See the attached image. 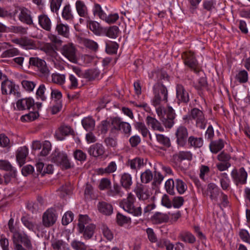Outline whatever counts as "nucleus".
<instances>
[{"label": "nucleus", "mask_w": 250, "mask_h": 250, "mask_svg": "<svg viewBox=\"0 0 250 250\" xmlns=\"http://www.w3.org/2000/svg\"><path fill=\"white\" fill-rule=\"evenodd\" d=\"M157 115L160 122L157 121V130L164 131V129L161 124L167 128H170L174 124L175 113L171 107L165 108L162 106L157 108Z\"/></svg>", "instance_id": "obj_1"}, {"label": "nucleus", "mask_w": 250, "mask_h": 250, "mask_svg": "<svg viewBox=\"0 0 250 250\" xmlns=\"http://www.w3.org/2000/svg\"><path fill=\"white\" fill-rule=\"evenodd\" d=\"M136 199L133 194L130 193L127 197L124 199L120 203V206L124 210L134 216H140L142 214L141 207H135L134 203Z\"/></svg>", "instance_id": "obj_2"}, {"label": "nucleus", "mask_w": 250, "mask_h": 250, "mask_svg": "<svg viewBox=\"0 0 250 250\" xmlns=\"http://www.w3.org/2000/svg\"><path fill=\"white\" fill-rule=\"evenodd\" d=\"M52 162L62 168L68 169L71 167V163L66 153L59 150H55L51 154Z\"/></svg>", "instance_id": "obj_3"}, {"label": "nucleus", "mask_w": 250, "mask_h": 250, "mask_svg": "<svg viewBox=\"0 0 250 250\" xmlns=\"http://www.w3.org/2000/svg\"><path fill=\"white\" fill-rule=\"evenodd\" d=\"M189 119L194 120L197 126L201 128H204L206 125V120L203 111L197 108H194L191 110Z\"/></svg>", "instance_id": "obj_4"}, {"label": "nucleus", "mask_w": 250, "mask_h": 250, "mask_svg": "<svg viewBox=\"0 0 250 250\" xmlns=\"http://www.w3.org/2000/svg\"><path fill=\"white\" fill-rule=\"evenodd\" d=\"M1 90L3 94H12L16 98L21 97V93L16 88L15 84L10 81L6 80L2 82Z\"/></svg>", "instance_id": "obj_5"}, {"label": "nucleus", "mask_w": 250, "mask_h": 250, "mask_svg": "<svg viewBox=\"0 0 250 250\" xmlns=\"http://www.w3.org/2000/svg\"><path fill=\"white\" fill-rule=\"evenodd\" d=\"M61 51L62 54L70 62L73 63L77 62L76 48L72 43H68L63 45Z\"/></svg>", "instance_id": "obj_6"}, {"label": "nucleus", "mask_w": 250, "mask_h": 250, "mask_svg": "<svg viewBox=\"0 0 250 250\" xmlns=\"http://www.w3.org/2000/svg\"><path fill=\"white\" fill-rule=\"evenodd\" d=\"M111 124L115 130L122 131L127 136L130 135L131 126L129 123L122 122L120 119L115 118L112 120Z\"/></svg>", "instance_id": "obj_7"}, {"label": "nucleus", "mask_w": 250, "mask_h": 250, "mask_svg": "<svg viewBox=\"0 0 250 250\" xmlns=\"http://www.w3.org/2000/svg\"><path fill=\"white\" fill-rule=\"evenodd\" d=\"M29 63L30 65L37 67L44 76L48 75L49 71L44 60L37 57H31L29 59Z\"/></svg>", "instance_id": "obj_8"}, {"label": "nucleus", "mask_w": 250, "mask_h": 250, "mask_svg": "<svg viewBox=\"0 0 250 250\" xmlns=\"http://www.w3.org/2000/svg\"><path fill=\"white\" fill-rule=\"evenodd\" d=\"M57 220V215L53 208H49L43 214L42 223L46 227L52 226Z\"/></svg>", "instance_id": "obj_9"}, {"label": "nucleus", "mask_w": 250, "mask_h": 250, "mask_svg": "<svg viewBox=\"0 0 250 250\" xmlns=\"http://www.w3.org/2000/svg\"><path fill=\"white\" fill-rule=\"evenodd\" d=\"M175 135L177 144L179 146H184L187 142L188 137L187 128L184 126H180L177 129Z\"/></svg>", "instance_id": "obj_10"}, {"label": "nucleus", "mask_w": 250, "mask_h": 250, "mask_svg": "<svg viewBox=\"0 0 250 250\" xmlns=\"http://www.w3.org/2000/svg\"><path fill=\"white\" fill-rule=\"evenodd\" d=\"M12 41L25 49H33L37 47L35 42L27 38L14 39Z\"/></svg>", "instance_id": "obj_11"}, {"label": "nucleus", "mask_w": 250, "mask_h": 250, "mask_svg": "<svg viewBox=\"0 0 250 250\" xmlns=\"http://www.w3.org/2000/svg\"><path fill=\"white\" fill-rule=\"evenodd\" d=\"M231 174L233 180L237 184L238 183L242 184L246 183L247 178V173L243 167L240 168L239 171L236 169H233Z\"/></svg>", "instance_id": "obj_12"}, {"label": "nucleus", "mask_w": 250, "mask_h": 250, "mask_svg": "<svg viewBox=\"0 0 250 250\" xmlns=\"http://www.w3.org/2000/svg\"><path fill=\"white\" fill-rule=\"evenodd\" d=\"M34 104V101L30 98H22L16 102L17 110L19 111L29 109Z\"/></svg>", "instance_id": "obj_13"}, {"label": "nucleus", "mask_w": 250, "mask_h": 250, "mask_svg": "<svg viewBox=\"0 0 250 250\" xmlns=\"http://www.w3.org/2000/svg\"><path fill=\"white\" fill-rule=\"evenodd\" d=\"M183 58L184 59V63L185 65L188 66L191 69L194 70L195 72L197 73L198 72L197 70V61L192 53L190 52L185 53L183 55Z\"/></svg>", "instance_id": "obj_14"}, {"label": "nucleus", "mask_w": 250, "mask_h": 250, "mask_svg": "<svg viewBox=\"0 0 250 250\" xmlns=\"http://www.w3.org/2000/svg\"><path fill=\"white\" fill-rule=\"evenodd\" d=\"M207 192V195L209 196L210 199L213 202L216 203L218 201L219 195V189L215 184L213 183L209 184Z\"/></svg>", "instance_id": "obj_15"}, {"label": "nucleus", "mask_w": 250, "mask_h": 250, "mask_svg": "<svg viewBox=\"0 0 250 250\" xmlns=\"http://www.w3.org/2000/svg\"><path fill=\"white\" fill-rule=\"evenodd\" d=\"M72 131V130L69 126L62 125L56 131L55 136L58 140L62 141L65 136L70 134Z\"/></svg>", "instance_id": "obj_16"}, {"label": "nucleus", "mask_w": 250, "mask_h": 250, "mask_svg": "<svg viewBox=\"0 0 250 250\" xmlns=\"http://www.w3.org/2000/svg\"><path fill=\"white\" fill-rule=\"evenodd\" d=\"M62 17L63 20L68 22H71L74 19V14L69 4H65L62 10Z\"/></svg>", "instance_id": "obj_17"}, {"label": "nucleus", "mask_w": 250, "mask_h": 250, "mask_svg": "<svg viewBox=\"0 0 250 250\" xmlns=\"http://www.w3.org/2000/svg\"><path fill=\"white\" fill-rule=\"evenodd\" d=\"M75 7L79 16L83 18H86L88 16V8L83 1L77 0L75 2Z\"/></svg>", "instance_id": "obj_18"}, {"label": "nucleus", "mask_w": 250, "mask_h": 250, "mask_svg": "<svg viewBox=\"0 0 250 250\" xmlns=\"http://www.w3.org/2000/svg\"><path fill=\"white\" fill-rule=\"evenodd\" d=\"M176 96L181 102L186 103L189 101L188 94L181 84H177L176 86Z\"/></svg>", "instance_id": "obj_19"}, {"label": "nucleus", "mask_w": 250, "mask_h": 250, "mask_svg": "<svg viewBox=\"0 0 250 250\" xmlns=\"http://www.w3.org/2000/svg\"><path fill=\"white\" fill-rule=\"evenodd\" d=\"M28 153V149L26 146L21 147L17 150L16 158L20 167L25 163Z\"/></svg>", "instance_id": "obj_20"}, {"label": "nucleus", "mask_w": 250, "mask_h": 250, "mask_svg": "<svg viewBox=\"0 0 250 250\" xmlns=\"http://www.w3.org/2000/svg\"><path fill=\"white\" fill-rule=\"evenodd\" d=\"M88 152L90 155L97 157L104 154V148L102 144L97 143L90 146Z\"/></svg>", "instance_id": "obj_21"}, {"label": "nucleus", "mask_w": 250, "mask_h": 250, "mask_svg": "<svg viewBox=\"0 0 250 250\" xmlns=\"http://www.w3.org/2000/svg\"><path fill=\"white\" fill-rule=\"evenodd\" d=\"M38 21L40 25L44 30L50 31L51 29L52 23L50 18L45 14H42L38 16Z\"/></svg>", "instance_id": "obj_22"}, {"label": "nucleus", "mask_w": 250, "mask_h": 250, "mask_svg": "<svg viewBox=\"0 0 250 250\" xmlns=\"http://www.w3.org/2000/svg\"><path fill=\"white\" fill-rule=\"evenodd\" d=\"M117 166L114 161L110 162L105 168H100L97 169L98 174H109L116 171Z\"/></svg>", "instance_id": "obj_23"}, {"label": "nucleus", "mask_w": 250, "mask_h": 250, "mask_svg": "<svg viewBox=\"0 0 250 250\" xmlns=\"http://www.w3.org/2000/svg\"><path fill=\"white\" fill-rule=\"evenodd\" d=\"M173 158L178 162L184 160L191 161L192 159V154L189 151H181L173 155Z\"/></svg>", "instance_id": "obj_24"}, {"label": "nucleus", "mask_w": 250, "mask_h": 250, "mask_svg": "<svg viewBox=\"0 0 250 250\" xmlns=\"http://www.w3.org/2000/svg\"><path fill=\"white\" fill-rule=\"evenodd\" d=\"M157 148L166 150L170 146L169 139L163 135L157 134Z\"/></svg>", "instance_id": "obj_25"}, {"label": "nucleus", "mask_w": 250, "mask_h": 250, "mask_svg": "<svg viewBox=\"0 0 250 250\" xmlns=\"http://www.w3.org/2000/svg\"><path fill=\"white\" fill-rule=\"evenodd\" d=\"M134 192L139 200H146L150 196L148 190L142 185L137 187L134 189Z\"/></svg>", "instance_id": "obj_26"}, {"label": "nucleus", "mask_w": 250, "mask_h": 250, "mask_svg": "<svg viewBox=\"0 0 250 250\" xmlns=\"http://www.w3.org/2000/svg\"><path fill=\"white\" fill-rule=\"evenodd\" d=\"M120 183L123 187L126 189L130 188L132 184L131 175L128 173H124L121 175Z\"/></svg>", "instance_id": "obj_27"}, {"label": "nucleus", "mask_w": 250, "mask_h": 250, "mask_svg": "<svg viewBox=\"0 0 250 250\" xmlns=\"http://www.w3.org/2000/svg\"><path fill=\"white\" fill-rule=\"evenodd\" d=\"M127 164L131 169H139L145 165L144 160L140 157H136L129 160Z\"/></svg>", "instance_id": "obj_28"}, {"label": "nucleus", "mask_w": 250, "mask_h": 250, "mask_svg": "<svg viewBox=\"0 0 250 250\" xmlns=\"http://www.w3.org/2000/svg\"><path fill=\"white\" fill-rule=\"evenodd\" d=\"M157 93V102H164L165 103L167 102V88L163 85L158 86Z\"/></svg>", "instance_id": "obj_29"}, {"label": "nucleus", "mask_w": 250, "mask_h": 250, "mask_svg": "<svg viewBox=\"0 0 250 250\" xmlns=\"http://www.w3.org/2000/svg\"><path fill=\"white\" fill-rule=\"evenodd\" d=\"M179 237L183 242L191 244L194 243L196 241L195 237L189 231H183L180 233Z\"/></svg>", "instance_id": "obj_30"}, {"label": "nucleus", "mask_w": 250, "mask_h": 250, "mask_svg": "<svg viewBox=\"0 0 250 250\" xmlns=\"http://www.w3.org/2000/svg\"><path fill=\"white\" fill-rule=\"evenodd\" d=\"M56 30L58 34L65 37L68 38L69 35V27L67 24H64L62 23H58Z\"/></svg>", "instance_id": "obj_31"}, {"label": "nucleus", "mask_w": 250, "mask_h": 250, "mask_svg": "<svg viewBox=\"0 0 250 250\" xmlns=\"http://www.w3.org/2000/svg\"><path fill=\"white\" fill-rule=\"evenodd\" d=\"M87 26L96 35H100L103 32L102 27L96 21H88Z\"/></svg>", "instance_id": "obj_32"}, {"label": "nucleus", "mask_w": 250, "mask_h": 250, "mask_svg": "<svg viewBox=\"0 0 250 250\" xmlns=\"http://www.w3.org/2000/svg\"><path fill=\"white\" fill-rule=\"evenodd\" d=\"M107 194L112 197L116 196L121 197L124 195V192L122 191L121 187L117 183H114L113 187L110 188L107 191Z\"/></svg>", "instance_id": "obj_33"}, {"label": "nucleus", "mask_w": 250, "mask_h": 250, "mask_svg": "<svg viewBox=\"0 0 250 250\" xmlns=\"http://www.w3.org/2000/svg\"><path fill=\"white\" fill-rule=\"evenodd\" d=\"M98 209L101 212L105 215H110L113 211V208L111 205L104 202L99 203Z\"/></svg>", "instance_id": "obj_34"}, {"label": "nucleus", "mask_w": 250, "mask_h": 250, "mask_svg": "<svg viewBox=\"0 0 250 250\" xmlns=\"http://www.w3.org/2000/svg\"><path fill=\"white\" fill-rule=\"evenodd\" d=\"M224 146V142L222 139L212 141L209 145L210 151L214 153L221 150Z\"/></svg>", "instance_id": "obj_35"}, {"label": "nucleus", "mask_w": 250, "mask_h": 250, "mask_svg": "<svg viewBox=\"0 0 250 250\" xmlns=\"http://www.w3.org/2000/svg\"><path fill=\"white\" fill-rule=\"evenodd\" d=\"M90 220L87 215H80L79 219L78 227L80 232H82L85 227L90 223Z\"/></svg>", "instance_id": "obj_36"}, {"label": "nucleus", "mask_w": 250, "mask_h": 250, "mask_svg": "<svg viewBox=\"0 0 250 250\" xmlns=\"http://www.w3.org/2000/svg\"><path fill=\"white\" fill-rule=\"evenodd\" d=\"M20 20L28 24H31L32 23L31 17L29 14V11L27 9H21L19 14Z\"/></svg>", "instance_id": "obj_37"}, {"label": "nucleus", "mask_w": 250, "mask_h": 250, "mask_svg": "<svg viewBox=\"0 0 250 250\" xmlns=\"http://www.w3.org/2000/svg\"><path fill=\"white\" fill-rule=\"evenodd\" d=\"M82 124L83 128L87 131L92 130L95 127V121L91 117H86L83 119Z\"/></svg>", "instance_id": "obj_38"}, {"label": "nucleus", "mask_w": 250, "mask_h": 250, "mask_svg": "<svg viewBox=\"0 0 250 250\" xmlns=\"http://www.w3.org/2000/svg\"><path fill=\"white\" fill-rule=\"evenodd\" d=\"M188 143L192 147L200 148L203 145V140L201 137H195L191 136L188 138Z\"/></svg>", "instance_id": "obj_39"}, {"label": "nucleus", "mask_w": 250, "mask_h": 250, "mask_svg": "<svg viewBox=\"0 0 250 250\" xmlns=\"http://www.w3.org/2000/svg\"><path fill=\"white\" fill-rule=\"evenodd\" d=\"M135 127L141 133L144 137H147L148 135L149 138L151 140V135L144 123L141 122L136 123Z\"/></svg>", "instance_id": "obj_40"}, {"label": "nucleus", "mask_w": 250, "mask_h": 250, "mask_svg": "<svg viewBox=\"0 0 250 250\" xmlns=\"http://www.w3.org/2000/svg\"><path fill=\"white\" fill-rule=\"evenodd\" d=\"M92 12L95 16H98L101 20L105 18L106 14L102 9L101 6L98 3H95Z\"/></svg>", "instance_id": "obj_41"}, {"label": "nucleus", "mask_w": 250, "mask_h": 250, "mask_svg": "<svg viewBox=\"0 0 250 250\" xmlns=\"http://www.w3.org/2000/svg\"><path fill=\"white\" fill-rule=\"evenodd\" d=\"M18 240H20L27 248L31 249L32 248V244L31 242V238L27 234L25 233H19V235L17 236Z\"/></svg>", "instance_id": "obj_42"}, {"label": "nucleus", "mask_w": 250, "mask_h": 250, "mask_svg": "<svg viewBox=\"0 0 250 250\" xmlns=\"http://www.w3.org/2000/svg\"><path fill=\"white\" fill-rule=\"evenodd\" d=\"M100 74V72L97 69H89L85 72L84 76L86 79L91 81L98 78Z\"/></svg>", "instance_id": "obj_43"}, {"label": "nucleus", "mask_w": 250, "mask_h": 250, "mask_svg": "<svg viewBox=\"0 0 250 250\" xmlns=\"http://www.w3.org/2000/svg\"><path fill=\"white\" fill-rule=\"evenodd\" d=\"M39 116V114L37 111L30 112L28 114L22 115L21 117V120L22 122H31L33 121Z\"/></svg>", "instance_id": "obj_44"}, {"label": "nucleus", "mask_w": 250, "mask_h": 250, "mask_svg": "<svg viewBox=\"0 0 250 250\" xmlns=\"http://www.w3.org/2000/svg\"><path fill=\"white\" fill-rule=\"evenodd\" d=\"M118 48V44L114 42L108 41L106 42L105 50L108 54L116 53Z\"/></svg>", "instance_id": "obj_45"}, {"label": "nucleus", "mask_w": 250, "mask_h": 250, "mask_svg": "<svg viewBox=\"0 0 250 250\" xmlns=\"http://www.w3.org/2000/svg\"><path fill=\"white\" fill-rule=\"evenodd\" d=\"M235 78L241 83H246L248 81V73L245 70H240L236 75Z\"/></svg>", "instance_id": "obj_46"}, {"label": "nucleus", "mask_w": 250, "mask_h": 250, "mask_svg": "<svg viewBox=\"0 0 250 250\" xmlns=\"http://www.w3.org/2000/svg\"><path fill=\"white\" fill-rule=\"evenodd\" d=\"M95 226L91 224L87 225L82 232H83V236L85 239H88L92 237L94 234Z\"/></svg>", "instance_id": "obj_47"}, {"label": "nucleus", "mask_w": 250, "mask_h": 250, "mask_svg": "<svg viewBox=\"0 0 250 250\" xmlns=\"http://www.w3.org/2000/svg\"><path fill=\"white\" fill-rule=\"evenodd\" d=\"M20 51L16 48H12L3 51L1 54L2 58H11L20 55Z\"/></svg>", "instance_id": "obj_48"}, {"label": "nucleus", "mask_w": 250, "mask_h": 250, "mask_svg": "<svg viewBox=\"0 0 250 250\" xmlns=\"http://www.w3.org/2000/svg\"><path fill=\"white\" fill-rule=\"evenodd\" d=\"M175 186L179 194L184 193L187 190V186L185 183L180 179H176L175 181Z\"/></svg>", "instance_id": "obj_49"}, {"label": "nucleus", "mask_w": 250, "mask_h": 250, "mask_svg": "<svg viewBox=\"0 0 250 250\" xmlns=\"http://www.w3.org/2000/svg\"><path fill=\"white\" fill-rule=\"evenodd\" d=\"M153 178V174L149 169H146L145 172H143L141 175V180L142 183H148Z\"/></svg>", "instance_id": "obj_50"}, {"label": "nucleus", "mask_w": 250, "mask_h": 250, "mask_svg": "<svg viewBox=\"0 0 250 250\" xmlns=\"http://www.w3.org/2000/svg\"><path fill=\"white\" fill-rule=\"evenodd\" d=\"M62 1L63 0H51L50 5L51 11L53 13H58Z\"/></svg>", "instance_id": "obj_51"}, {"label": "nucleus", "mask_w": 250, "mask_h": 250, "mask_svg": "<svg viewBox=\"0 0 250 250\" xmlns=\"http://www.w3.org/2000/svg\"><path fill=\"white\" fill-rule=\"evenodd\" d=\"M52 81L53 83L60 85L63 84L65 81V75L60 74H53L52 75Z\"/></svg>", "instance_id": "obj_52"}, {"label": "nucleus", "mask_w": 250, "mask_h": 250, "mask_svg": "<svg viewBox=\"0 0 250 250\" xmlns=\"http://www.w3.org/2000/svg\"><path fill=\"white\" fill-rule=\"evenodd\" d=\"M46 88L44 84H41L36 92V96L38 99H40L42 101H44L46 98V95L45 94Z\"/></svg>", "instance_id": "obj_53"}, {"label": "nucleus", "mask_w": 250, "mask_h": 250, "mask_svg": "<svg viewBox=\"0 0 250 250\" xmlns=\"http://www.w3.org/2000/svg\"><path fill=\"white\" fill-rule=\"evenodd\" d=\"M239 236L243 242L250 245V234L247 230L240 229L239 232Z\"/></svg>", "instance_id": "obj_54"}, {"label": "nucleus", "mask_w": 250, "mask_h": 250, "mask_svg": "<svg viewBox=\"0 0 250 250\" xmlns=\"http://www.w3.org/2000/svg\"><path fill=\"white\" fill-rule=\"evenodd\" d=\"M119 29L117 26L110 27L106 32V36L110 38L115 39L117 37Z\"/></svg>", "instance_id": "obj_55"}, {"label": "nucleus", "mask_w": 250, "mask_h": 250, "mask_svg": "<svg viewBox=\"0 0 250 250\" xmlns=\"http://www.w3.org/2000/svg\"><path fill=\"white\" fill-rule=\"evenodd\" d=\"M103 234L107 240L111 241L113 238V233L111 230L106 226L102 227Z\"/></svg>", "instance_id": "obj_56"}, {"label": "nucleus", "mask_w": 250, "mask_h": 250, "mask_svg": "<svg viewBox=\"0 0 250 250\" xmlns=\"http://www.w3.org/2000/svg\"><path fill=\"white\" fill-rule=\"evenodd\" d=\"M21 84L24 89L29 92L32 91L36 86L35 83L27 80L22 81Z\"/></svg>", "instance_id": "obj_57"}, {"label": "nucleus", "mask_w": 250, "mask_h": 250, "mask_svg": "<svg viewBox=\"0 0 250 250\" xmlns=\"http://www.w3.org/2000/svg\"><path fill=\"white\" fill-rule=\"evenodd\" d=\"M175 182L172 179H168L166 182L165 188L167 191L170 194H174V188L175 186Z\"/></svg>", "instance_id": "obj_58"}, {"label": "nucleus", "mask_w": 250, "mask_h": 250, "mask_svg": "<svg viewBox=\"0 0 250 250\" xmlns=\"http://www.w3.org/2000/svg\"><path fill=\"white\" fill-rule=\"evenodd\" d=\"M83 42L86 47L89 48L91 49L96 50L98 48V43L91 40L84 39L83 41Z\"/></svg>", "instance_id": "obj_59"}, {"label": "nucleus", "mask_w": 250, "mask_h": 250, "mask_svg": "<svg viewBox=\"0 0 250 250\" xmlns=\"http://www.w3.org/2000/svg\"><path fill=\"white\" fill-rule=\"evenodd\" d=\"M51 145L50 142L48 141H44L42 145V149L40 152V155L42 156H45L51 150Z\"/></svg>", "instance_id": "obj_60"}, {"label": "nucleus", "mask_w": 250, "mask_h": 250, "mask_svg": "<svg viewBox=\"0 0 250 250\" xmlns=\"http://www.w3.org/2000/svg\"><path fill=\"white\" fill-rule=\"evenodd\" d=\"M74 217L73 214L71 211L66 212L63 216L62 218V224L63 225H67L72 221Z\"/></svg>", "instance_id": "obj_61"}, {"label": "nucleus", "mask_w": 250, "mask_h": 250, "mask_svg": "<svg viewBox=\"0 0 250 250\" xmlns=\"http://www.w3.org/2000/svg\"><path fill=\"white\" fill-rule=\"evenodd\" d=\"M72 248L75 250H86V246L83 243L79 241L74 240L71 242Z\"/></svg>", "instance_id": "obj_62"}, {"label": "nucleus", "mask_w": 250, "mask_h": 250, "mask_svg": "<svg viewBox=\"0 0 250 250\" xmlns=\"http://www.w3.org/2000/svg\"><path fill=\"white\" fill-rule=\"evenodd\" d=\"M51 96L56 102L62 103V94L59 90L56 89H52Z\"/></svg>", "instance_id": "obj_63"}, {"label": "nucleus", "mask_w": 250, "mask_h": 250, "mask_svg": "<svg viewBox=\"0 0 250 250\" xmlns=\"http://www.w3.org/2000/svg\"><path fill=\"white\" fill-rule=\"evenodd\" d=\"M158 246L161 248L165 247L166 250H173V249H175V244H173L169 241L163 240L162 241H160L159 243L158 244Z\"/></svg>", "instance_id": "obj_64"}]
</instances>
